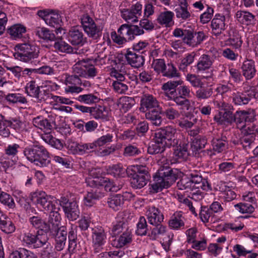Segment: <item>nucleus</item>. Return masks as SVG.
<instances>
[{"label":"nucleus","mask_w":258,"mask_h":258,"mask_svg":"<svg viewBox=\"0 0 258 258\" xmlns=\"http://www.w3.org/2000/svg\"><path fill=\"white\" fill-rule=\"evenodd\" d=\"M177 187L180 190L193 191L192 194H197L200 189L209 190L211 187L208 181L203 180L201 175L197 171L187 174V177L182 178L177 183Z\"/></svg>","instance_id":"1"},{"label":"nucleus","mask_w":258,"mask_h":258,"mask_svg":"<svg viewBox=\"0 0 258 258\" xmlns=\"http://www.w3.org/2000/svg\"><path fill=\"white\" fill-rule=\"evenodd\" d=\"M23 154L29 161L40 167H46L50 163L48 152L38 143L25 148Z\"/></svg>","instance_id":"2"},{"label":"nucleus","mask_w":258,"mask_h":258,"mask_svg":"<svg viewBox=\"0 0 258 258\" xmlns=\"http://www.w3.org/2000/svg\"><path fill=\"white\" fill-rule=\"evenodd\" d=\"M256 112L250 109L247 111H237L235 113V121L237 127L243 135H254L257 134L256 126L253 123L255 120Z\"/></svg>","instance_id":"3"},{"label":"nucleus","mask_w":258,"mask_h":258,"mask_svg":"<svg viewBox=\"0 0 258 258\" xmlns=\"http://www.w3.org/2000/svg\"><path fill=\"white\" fill-rule=\"evenodd\" d=\"M158 175L154 177L155 182L152 184V190L155 192L160 191L164 188H168L177 178L176 175L168 166L161 167L158 170Z\"/></svg>","instance_id":"4"},{"label":"nucleus","mask_w":258,"mask_h":258,"mask_svg":"<svg viewBox=\"0 0 258 258\" xmlns=\"http://www.w3.org/2000/svg\"><path fill=\"white\" fill-rule=\"evenodd\" d=\"M39 54L38 47L29 43H23L17 45L14 47L13 56L15 59L21 61L29 63L37 58Z\"/></svg>","instance_id":"5"},{"label":"nucleus","mask_w":258,"mask_h":258,"mask_svg":"<svg viewBox=\"0 0 258 258\" xmlns=\"http://www.w3.org/2000/svg\"><path fill=\"white\" fill-rule=\"evenodd\" d=\"M30 198L37 208L43 211L49 212L54 207L58 206L57 199L51 195H48L42 190H36L31 193Z\"/></svg>","instance_id":"6"},{"label":"nucleus","mask_w":258,"mask_h":258,"mask_svg":"<svg viewBox=\"0 0 258 258\" xmlns=\"http://www.w3.org/2000/svg\"><path fill=\"white\" fill-rule=\"evenodd\" d=\"M22 244L25 246H32L34 248H39L44 245L47 246L48 237L46 234H33L30 232H25L20 236Z\"/></svg>","instance_id":"7"},{"label":"nucleus","mask_w":258,"mask_h":258,"mask_svg":"<svg viewBox=\"0 0 258 258\" xmlns=\"http://www.w3.org/2000/svg\"><path fill=\"white\" fill-rule=\"evenodd\" d=\"M75 74H78L80 77L85 78H93L97 74V72L94 66L92 64L91 61L88 59H83L79 60L73 67Z\"/></svg>","instance_id":"8"},{"label":"nucleus","mask_w":258,"mask_h":258,"mask_svg":"<svg viewBox=\"0 0 258 258\" xmlns=\"http://www.w3.org/2000/svg\"><path fill=\"white\" fill-rule=\"evenodd\" d=\"M155 134L166 142L168 147L177 143V130L172 126H167L163 128H160Z\"/></svg>","instance_id":"9"},{"label":"nucleus","mask_w":258,"mask_h":258,"mask_svg":"<svg viewBox=\"0 0 258 258\" xmlns=\"http://www.w3.org/2000/svg\"><path fill=\"white\" fill-rule=\"evenodd\" d=\"M81 23L84 31L89 37L97 39L101 35L100 28L89 16L84 15L81 18Z\"/></svg>","instance_id":"10"},{"label":"nucleus","mask_w":258,"mask_h":258,"mask_svg":"<svg viewBox=\"0 0 258 258\" xmlns=\"http://www.w3.org/2000/svg\"><path fill=\"white\" fill-rule=\"evenodd\" d=\"M211 33L216 37L220 36L226 29L225 16L221 14H216L211 21Z\"/></svg>","instance_id":"11"},{"label":"nucleus","mask_w":258,"mask_h":258,"mask_svg":"<svg viewBox=\"0 0 258 258\" xmlns=\"http://www.w3.org/2000/svg\"><path fill=\"white\" fill-rule=\"evenodd\" d=\"M142 12V5L137 3L130 9H124L121 11V17L127 23H135L138 21Z\"/></svg>","instance_id":"12"},{"label":"nucleus","mask_w":258,"mask_h":258,"mask_svg":"<svg viewBox=\"0 0 258 258\" xmlns=\"http://www.w3.org/2000/svg\"><path fill=\"white\" fill-rule=\"evenodd\" d=\"M149 224L156 225L161 224L164 220V216L160 210L153 205L147 206L144 210Z\"/></svg>","instance_id":"13"},{"label":"nucleus","mask_w":258,"mask_h":258,"mask_svg":"<svg viewBox=\"0 0 258 258\" xmlns=\"http://www.w3.org/2000/svg\"><path fill=\"white\" fill-rule=\"evenodd\" d=\"M92 240L93 247L96 252L100 251L106 242L107 236L104 230L101 227L92 229Z\"/></svg>","instance_id":"14"},{"label":"nucleus","mask_w":258,"mask_h":258,"mask_svg":"<svg viewBox=\"0 0 258 258\" xmlns=\"http://www.w3.org/2000/svg\"><path fill=\"white\" fill-rule=\"evenodd\" d=\"M118 33L122 34L128 41H132L136 36H140L144 33V30L137 25H128L123 24L118 30Z\"/></svg>","instance_id":"15"},{"label":"nucleus","mask_w":258,"mask_h":258,"mask_svg":"<svg viewBox=\"0 0 258 258\" xmlns=\"http://www.w3.org/2000/svg\"><path fill=\"white\" fill-rule=\"evenodd\" d=\"M60 208L58 205L54 207L52 210H50L47 226L49 227V232L51 233H55L56 231L59 230V229L61 226L60 225L61 216L59 213Z\"/></svg>","instance_id":"16"},{"label":"nucleus","mask_w":258,"mask_h":258,"mask_svg":"<svg viewBox=\"0 0 258 258\" xmlns=\"http://www.w3.org/2000/svg\"><path fill=\"white\" fill-rule=\"evenodd\" d=\"M140 105V109L143 112L152 109L160 110L159 102L152 95H144L141 99Z\"/></svg>","instance_id":"17"},{"label":"nucleus","mask_w":258,"mask_h":258,"mask_svg":"<svg viewBox=\"0 0 258 258\" xmlns=\"http://www.w3.org/2000/svg\"><path fill=\"white\" fill-rule=\"evenodd\" d=\"M185 218L181 211L175 212L168 221L169 227L173 230H181L184 228Z\"/></svg>","instance_id":"18"},{"label":"nucleus","mask_w":258,"mask_h":258,"mask_svg":"<svg viewBox=\"0 0 258 258\" xmlns=\"http://www.w3.org/2000/svg\"><path fill=\"white\" fill-rule=\"evenodd\" d=\"M68 41L73 45L82 46L86 42L83 33L76 27L72 28L67 35Z\"/></svg>","instance_id":"19"},{"label":"nucleus","mask_w":258,"mask_h":258,"mask_svg":"<svg viewBox=\"0 0 258 258\" xmlns=\"http://www.w3.org/2000/svg\"><path fill=\"white\" fill-rule=\"evenodd\" d=\"M69 148L73 154L79 155L89 153L96 148L94 142L89 143H74Z\"/></svg>","instance_id":"20"},{"label":"nucleus","mask_w":258,"mask_h":258,"mask_svg":"<svg viewBox=\"0 0 258 258\" xmlns=\"http://www.w3.org/2000/svg\"><path fill=\"white\" fill-rule=\"evenodd\" d=\"M102 169L100 168H92L88 171L89 176L86 179L87 184L91 187H96L101 182V179L103 177L101 176Z\"/></svg>","instance_id":"21"},{"label":"nucleus","mask_w":258,"mask_h":258,"mask_svg":"<svg viewBox=\"0 0 258 258\" xmlns=\"http://www.w3.org/2000/svg\"><path fill=\"white\" fill-rule=\"evenodd\" d=\"M183 82L181 79H178L175 81H169L167 82L164 83L161 87L162 90L163 91L164 95L169 100L174 95L176 94V88L179 85H181Z\"/></svg>","instance_id":"22"},{"label":"nucleus","mask_w":258,"mask_h":258,"mask_svg":"<svg viewBox=\"0 0 258 258\" xmlns=\"http://www.w3.org/2000/svg\"><path fill=\"white\" fill-rule=\"evenodd\" d=\"M132 240V235L131 231L125 230L112 240L111 244L115 247L120 248L130 244Z\"/></svg>","instance_id":"23"},{"label":"nucleus","mask_w":258,"mask_h":258,"mask_svg":"<svg viewBox=\"0 0 258 258\" xmlns=\"http://www.w3.org/2000/svg\"><path fill=\"white\" fill-rule=\"evenodd\" d=\"M127 74L125 65L121 62L116 63L115 66L110 69L109 75L116 81H124L125 75Z\"/></svg>","instance_id":"24"},{"label":"nucleus","mask_w":258,"mask_h":258,"mask_svg":"<svg viewBox=\"0 0 258 258\" xmlns=\"http://www.w3.org/2000/svg\"><path fill=\"white\" fill-rule=\"evenodd\" d=\"M104 197V193L101 192L99 189L88 191L83 199L84 204L88 207H91L95 204L96 201Z\"/></svg>","instance_id":"25"},{"label":"nucleus","mask_w":258,"mask_h":258,"mask_svg":"<svg viewBox=\"0 0 258 258\" xmlns=\"http://www.w3.org/2000/svg\"><path fill=\"white\" fill-rule=\"evenodd\" d=\"M26 32V27L21 24L12 25L7 29V33L12 40H18L21 38L23 35Z\"/></svg>","instance_id":"26"},{"label":"nucleus","mask_w":258,"mask_h":258,"mask_svg":"<svg viewBox=\"0 0 258 258\" xmlns=\"http://www.w3.org/2000/svg\"><path fill=\"white\" fill-rule=\"evenodd\" d=\"M53 234H55V249L57 251H61L65 246L67 235V229L65 227L62 226L59 228V230Z\"/></svg>","instance_id":"27"},{"label":"nucleus","mask_w":258,"mask_h":258,"mask_svg":"<svg viewBox=\"0 0 258 258\" xmlns=\"http://www.w3.org/2000/svg\"><path fill=\"white\" fill-rule=\"evenodd\" d=\"M154 142L148 148V152L150 154H155L161 153L167 147V143L162 140L155 134L153 139Z\"/></svg>","instance_id":"28"},{"label":"nucleus","mask_w":258,"mask_h":258,"mask_svg":"<svg viewBox=\"0 0 258 258\" xmlns=\"http://www.w3.org/2000/svg\"><path fill=\"white\" fill-rule=\"evenodd\" d=\"M227 44L232 46L235 49L240 50L242 44L241 36L239 33L234 29H231L229 32V38L227 39Z\"/></svg>","instance_id":"29"},{"label":"nucleus","mask_w":258,"mask_h":258,"mask_svg":"<svg viewBox=\"0 0 258 258\" xmlns=\"http://www.w3.org/2000/svg\"><path fill=\"white\" fill-rule=\"evenodd\" d=\"M125 58L128 64L134 68H140L144 63L143 56L141 55L137 54L133 51H128L125 54Z\"/></svg>","instance_id":"30"},{"label":"nucleus","mask_w":258,"mask_h":258,"mask_svg":"<svg viewBox=\"0 0 258 258\" xmlns=\"http://www.w3.org/2000/svg\"><path fill=\"white\" fill-rule=\"evenodd\" d=\"M213 59L212 58L207 54L202 55L196 66L198 72H203L209 69L212 66Z\"/></svg>","instance_id":"31"},{"label":"nucleus","mask_w":258,"mask_h":258,"mask_svg":"<svg viewBox=\"0 0 258 258\" xmlns=\"http://www.w3.org/2000/svg\"><path fill=\"white\" fill-rule=\"evenodd\" d=\"M219 198L225 202H229L235 199L236 195L225 183H221L219 186Z\"/></svg>","instance_id":"32"},{"label":"nucleus","mask_w":258,"mask_h":258,"mask_svg":"<svg viewBox=\"0 0 258 258\" xmlns=\"http://www.w3.org/2000/svg\"><path fill=\"white\" fill-rule=\"evenodd\" d=\"M243 75L247 80L252 78L256 73L254 62L252 60L244 61L241 67Z\"/></svg>","instance_id":"33"},{"label":"nucleus","mask_w":258,"mask_h":258,"mask_svg":"<svg viewBox=\"0 0 258 258\" xmlns=\"http://www.w3.org/2000/svg\"><path fill=\"white\" fill-rule=\"evenodd\" d=\"M63 211L69 220L75 221L79 217L80 211L78 205L75 202H70L69 206L66 207Z\"/></svg>","instance_id":"34"},{"label":"nucleus","mask_w":258,"mask_h":258,"mask_svg":"<svg viewBox=\"0 0 258 258\" xmlns=\"http://www.w3.org/2000/svg\"><path fill=\"white\" fill-rule=\"evenodd\" d=\"M135 104L134 99L131 97L122 96L117 101V105L122 112H126Z\"/></svg>","instance_id":"35"},{"label":"nucleus","mask_w":258,"mask_h":258,"mask_svg":"<svg viewBox=\"0 0 258 258\" xmlns=\"http://www.w3.org/2000/svg\"><path fill=\"white\" fill-rule=\"evenodd\" d=\"M91 114L94 118L100 119L103 121L108 120L109 118L108 110L102 106L92 107Z\"/></svg>","instance_id":"36"},{"label":"nucleus","mask_w":258,"mask_h":258,"mask_svg":"<svg viewBox=\"0 0 258 258\" xmlns=\"http://www.w3.org/2000/svg\"><path fill=\"white\" fill-rule=\"evenodd\" d=\"M148 175L134 174L131 178L132 186L135 188H141L147 183Z\"/></svg>","instance_id":"37"},{"label":"nucleus","mask_w":258,"mask_h":258,"mask_svg":"<svg viewBox=\"0 0 258 258\" xmlns=\"http://www.w3.org/2000/svg\"><path fill=\"white\" fill-rule=\"evenodd\" d=\"M235 114L234 115L231 111H226L224 113L219 112L214 117V120L219 124H225L226 123H231L235 120Z\"/></svg>","instance_id":"38"},{"label":"nucleus","mask_w":258,"mask_h":258,"mask_svg":"<svg viewBox=\"0 0 258 258\" xmlns=\"http://www.w3.org/2000/svg\"><path fill=\"white\" fill-rule=\"evenodd\" d=\"M174 13L171 11H166L161 13L157 18L158 22L165 27H170L173 25V18Z\"/></svg>","instance_id":"39"},{"label":"nucleus","mask_w":258,"mask_h":258,"mask_svg":"<svg viewBox=\"0 0 258 258\" xmlns=\"http://www.w3.org/2000/svg\"><path fill=\"white\" fill-rule=\"evenodd\" d=\"M29 222L33 227L44 232L45 234L50 231L47 223L39 217L33 216L29 218Z\"/></svg>","instance_id":"40"},{"label":"nucleus","mask_w":258,"mask_h":258,"mask_svg":"<svg viewBox=\"0 0 258 258\" xmlns=\"http://www.w3.org/2000/svg\"><path fill=\"white\" fill-rule=\"evenodd\" d=\"M145 114L146 119L151 121L153 124L156 126H159L162 123V118L160 116V113L162 112V108L160 107V110L152 109L148 110Z\"/></svg>","instance_id":"41"},{"label":"nucleus","mask_w":258,"mask_h":258,"mask_svg":"<svg viewBox=\"0 0 258 258\" xmlns=\"http://www.w3.org/2000/svg\"><path fill=\"white\" fill-rule=\"evenodd\" d=\"M33 125L43 131L44 132H50L52 126L47 119L41 117H37L33 119Z\"/></svg>","instance_id":"42"},{"label":"nucleus","mask_w":258,"mask_h":258,"mask_svg":"<svg viewBox=\"0 0 258 258\" xmlns=\"http://www.w3.org/2000/svg\"><path fill=\"white\" fill-rule=\"evenodd\" d=\"M188 145L186 144H183L177 146L174 149L173 153V157L175 158V160L178 161V160H184L188 155Z\"/></svg>","instance_id":"43"},{"label":"nucleus","mask_w":258,"mask_h":258,"mask_svg":"<svg viewBox=\"0 0 258 258\" xmlns=\"http://www.w3.org/2000/svg\"><path fill=\"white\" fill-rule=\"evenodd\" d=\"M195 54L194 52L187 53L181 58V61L179 64L178 68L179 70L183 72H186L187 67L194 61Z\"/></svg>","instance_id":"44"},{"label":"nucleus","mask_w":258,"mask_h":258,"mask_svg":"<svg viewBox=\"0 0 258 258\" xmlns=\"http://www.w3.org/2000/svg\"><path fill=\"white\" fill-rule=\"evenodd\" d=\"M107 172L115 177H122L126 174V169L121 165L116 164L109 166Z\"/></svg>","instance_id":"45"},{"label":"nucleus","mask_w":258,"mask_h":258,"mask_svg":"<svg viewBox=\"0 0 258 258\" xmlns=\"http://www.w3.org/2000/svg\"><path fill=\"white\" fill-rule=\"evenodd\" d=\"M108 206L115 211L119 210L123 205V198L120 194L114 195L107 201Z\"/></svg>","instance_id":"46"},{"label":"nucleus","mask_w":258,"mask_h":258,"mask_svg":"<svg viewBox=\"0 0 258 258\" xmlns=\"http://www.w3.org/2000/svg\"><path fill=\"white\" fill-rule=\"evenodd\" d=\"M154 226L155 227L152 229L150 234L151 239L155 240L161 236L167 235V228L165 226L161 224H158Z\"/></svg>","instance_id":"47"},{"label":"nucleus","mask_w":258,"mask_h":258,"mask_svg":"<svg viewBox=\"0 0 258 258\" xmlns=\"http://www.w3.org/2000/svg\"><path fill=\"white\" fill-rule=\"evenodd\" d=\"M237 21L240 23L248 25L253 20L254 17L252 14L246 11H237L236 14Z\"/></svg>","instance_id":"48"},{"label":"nucleus","mask_w":258,"mask_h":258,"mask_svg":"<svg viewBox=\"0 0 258 258\" xmlns=\"http://www.w3.org/2000/svg\"><path fill=\"white\" fill-rule=\"evenodd\" d=\"M25 92L28 95L39 99L40 93L39 87L38 86L34 81H30L25 86Z\"/></svg>","instance_id":"49"},{"label":"nucleus","mask_w":258,"mask_h":258,"mask_svg":"<svg viewBox=\"0 0 258 258\" xmlns=\"http://www.w3.org/2000/svg\"><path fill=\"white\" fill-rule=\"evenodd\" d=\"M6 100L10 103L25 104L27 102L26 98L20 93H9L6 96Z\"/></svg>","instance_id":"50"},{"label":"nucleus","mask_w":258,"mask_h":258,"mask_svg":"<svg viewBox=\"0 0 258 258\" xmlns=\"http://www.w3.org/2000/svg\"><path fill=\"white\" fill-rule=\"evenodd\" d=\"M53 46L56 50L61 52L71 53L74 51L73 48L71 45L62 40L55 41Z\"/></svg>","instance_id":"51"},{"label":"nucleus","mask_w":258,"mask_h":258,"mask_svg":"<svg viewBox=\"0 0 258 258\" xmlns=\"http://www.w3.org/2000/svg\"><path fill=\"white\" fill-rule=\"evenodd\" d=\"M61 22V19L59 14L53 12H50V15L47 16L46 20V24L53 27H57L60 26Z\"/></svg>","instance_id":"52"},{"label":"nucleus","mask_w":258,"mask_h":258,"mask_svg":"<svg viewBox=\"0 0 258 258\" xmlns=\"http://www.w3.org/2000/svg\"><path fill=\"white\" fill-rule=\"evenodd\" d=\"M1 229L6 233H12L15 231L16 227L10 218L7 216L0 224Z\"/></svg>","instance_id":"53"},{"label":"nucleus","mask_w":258,"mask_h":258,"mask_svg":"<svg viewBox=\"0 0 258 258\" xmlns=\"http://www.w3.org/2000/svg\"><path fill=\"white\" fill-rule=\"evenodd\" d=\"M9 121L11 123L10 126H11L18 132L27 131L29 130L28 123L26 121H21L19 118L13 119Z\"/></svg>","instance_id":"54"},{"label":"nucleus","mask_w":258,"mask_h":258,"mask_svg":"<svg viewBox=\"0 0 258 258\" xmlns=\"http://www.w3.org/2000/svg\"><path fill=\"white\" fill-rule=\"evenodd\" d=\"M101 182L100 183L99 185L104 186L105 190L108 191L116 192L119 190L121 187V185H117L114 182L111 181L107 178H104L101 179Z\"/></svg>","instance_id":"55"},{"label":"nucleus","mask_w":258,"mask_h":258,"mask_svg":"<svg viewBox=\"0 0 258 258\" xmlns=\"http://www.w3.org/2000/svg\"><path fill=\"white\" fill-rule=\"evenodd\" d=\"M36 35L44 40L53 41L55 39V35L46 28H38L35 31Z\"/></svg>","instance_id":"56"},{"label":"nucleus","mask_w":258,"mask_h":258,"mask_svg":"<svg viewBox=\"0 0 258 258\" xmlns=\"http://www.w3.org/2000/svg\"><path fill=\"white\" fill-rule=\"evenodd\" d=\"M10 124L9 120H6L3 115L0 114V136L5 138L9 136L10 132L9 126Z\"/></svg>","instance_id":"57"},{"label":"nucleus","mask_w":258,"mask_h":258,"mask_svg":"<svg viewBox=\"0 0 258 258\" xmlns=\"http://www.w3.org/2000/svg\"><path fill=\"white\" fill-rule=\"evenodd\" d=\"M234 207L236 211L242 214H251L254 211V207L250 203H239Z\"/></svg>","instance_id":"58"},{"label":"nucleus","mask_w":258,"mask_h":258,"mask_svg":"<svg viewBox=\"0 0 258 258\" xmlns=\"http://www.w3.org/2000/svg\"><path fill=\"white\" fill-rule=\"evenodd\" d=\"M169 100H173L177 105L180 106L182 109L188 110L190 107L189 100L184 97L177 96L176 94Z\"/></svg>","instance_id":"59"},{"label":"nucleus","mask_w":258,"mask_h":258,"mask_svg":"<svg viewBox=\"0 0 258 258\" xmlns=\"http://www.w3.org/2000/svg\"><path fill=\"white\" fill-rule=\"evenodd\" d=\"M162 75L169 78H179L180 76L177 69L172 63H168L166 65V69Z\"/></svg>","instance_id":"60"},{"label":"nucleus","mask_w":258,"mask_h":258,"mask_svg":"<svg viewBox=\"0 0 258 258\" xmlns=\"http://www.w3.org/2000/svg\"><path fill=\"white\" fill-rule=\"evenodd\" d=\"M250 100L249 96L238 92L233 94V102L237 105L247 104Z\"/></svg>","instance_id":"61"},{"label":"nucleus","mask_w":258,"mask_h":258,"mask_svg":"<svg viewBox=\"0 0 258 258\" xmlns=\"http://www.w3.org/2000/svg\"><path fill=\"white\" fill-rule=\"evenodd\" d=\"M200 217L202 222L204 223L212 222L214 214L207 207H202L200 213Z\"/></svg>","instance_id":"62"},{"label":"nucleus","mask_w":258,"mask_h":258,"mask_svg":"<svg viewBox=\"0 0 258 258\" xmlns=\"http://www.w3.org/2000/svg\"><path fill=\"white\" fill-rule=\"evenodd\" d=\"M175 12L176 17L182 20H187L191 17V14L187 7H177Z\"/></svg>","instance_id":"63"},{"label":"nucleus","mask_w":258,"mask_h":258,"mask_svg":"<svg viewBox=\"0 0 258 258\" xmlns=\"http://www.w3.org/2000/svg\"><path fill=\"white\" fill-rule=\"evenodd\" d=\"M195 33L192 30L186 29L182 39L183 42L189 46L196 47Z\"/></svg>","instance_id":"64"}]
</instances>
